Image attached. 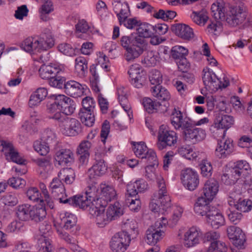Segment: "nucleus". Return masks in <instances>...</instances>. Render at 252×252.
I'll return each instance as SVG.
<instances>
[{"label":"nucleus","mask_w":252,"mask_h":252,"mask_svg":"<svg viewBox=\"0 0 252 252\" xmlns=\"http://www.w3.org/2000/svg\"><path fill=\"white\" fill-rule=\"evenodd\" d=\"M211 9L216 20L225 21L230 27L241 26L245 28L252 25V16L239 6H230L223 0H218L212 4ZM207 30L210 33L218 35L222 30V25L217 20L212 21Z\"/></svg>","instance_id":"1"},{"label":"nucleus","mask_w":252,"mask_h":252,"mask_svg":"<svg viewBox=\"0 0 252 252\" xmlns=\"http://www.w3.org/2000/svg\"><path fill=\"white\" fill-rule=\"evenodd\" d=\"M171 123L176 129L183 130V137L187 142L195 144L205 139V130L192 126L191 121L188 118L183 117V113L179 108H174L171 114Z\"/></svg>","instance_id":"2"},{"label":"nucleus","mask_w":252,"mask_h":252,"mask_svg":"<svg viewBox=\"0 0 252 252\" xmlns=\"http://www.w3.org/2000/svg\"><path fill=\"white\" fill-rule=\"evenodd\" d=\"M120 44L126 50L125 57L128 62L133 61L139 57L147 47L145 39L140 37H133L132 35L122 36Z\"/></svg>","instance_id":"3"},{"label":"nucleus","mask_w":252,"mask_h":252,"mask_svg":"<svg viewBox=\"0 0 252 252\" xmlns=\"http://www.w3.org/2000/svg\"><path fill=\"white\" fill-rule=\"evenodd\" d=\"M94 165L88 170V179L87 180L88 186L86 189L85 196L83 195L77 194L75 196H79V199H77L76 204L74 207H79L84 210H87L92 216L94 214Z\"/></svg>","instance_id":"4"},{"label":"nucleus","mask_w":252,"mask_h":252,"mask_svg":"<svg viewBox=\"0 0 252 252\" xmlns=\"http://www.w3.org/2000/svg\"><path fill=\"white\" fill-rule=\"evenodd\" d=\"M158 183V189L155 192L150 204V208L153 212L163 214L171 206V197L167 191L165 182L160 178Z\"/></svg>","instance_id":"5"},{"label":"nucleus","mask_w":252,"mask_h":252,"mask_svg":"<svg viewBox=\"0 0 252 252\" xmlns=\"http://www.w3.org/2000/svg\"><path fill=\"white\" fill-rule=\"evenodd\" d=\"M202 80L206 89L212 93L229 85V79L225 74H222L221 76L218 77L208 67L204 68L202 71Z\"/></svg>","instance_id":"6"},{"label":"nucleus","mask_w":252,"mask_h":252,"mask_svg":"<svg viewBox=\"0 0 252 252\" xmlns=\"http://www.w3.org/2000/svg\"><path fill=\"white\" fill-rule=\"evenodd\" d=\"M54 45V41L52 35H43L39 40L32 38H27L21 44V48L28 52L36 50L38 52L46 51Z\"/></svg>","instance_id":"7"},{"label":"nucleus","mask_w":252,"mask_h":252,"mask_svg":"<svg viewBox=\"0 0 252 252\" xmlns=\"http://www.w3.org/2000/svg\"><path fill=\"white\" fill-rule=\"evenodd\" d=\"M50 188L51 189V194L53 197L59 200L60 203L68 204L74 207L76 204L77 199H79V196H73L68 198H66L65 187L61 181L58 178H54L50 183Z\"/></svg>","instance_id":"8"},{"label":"nucleus","mask_w":252,"mask_h":252,"mask_svg":"<svg viewBox=\"0 0 252 252\" xmlns=\"http://www.w3.org/2000/svg\"><path fill=\"white\" fill-rule=\"evenodd\" d=\"M83 108L80 110L78 118L85 126L91 127L94 123V103L93 98L86 96L82 101Z\"/></svg>","instance_id":"9"},{"label":"nucleus","mask_w":252,"mask_h":252,"mask_svg":"<svg viewBox=\"0 0 252 252\" xmlns=\"http://www.w3.org/2000/svg\"><path fill=\"white\" fill-rule=\"evenodd\" d=\"M162 220L157 221L155 224L146 231V241L149 245H155L165 236V231L167 223V220L162 217Z\"/></svg>","instance_id":"10"},{"label":"nucleus","mask_w":252,"mask_h":252,"mask_svg":"<svg viewBox=\"0 0 252 252\" xmlns=\"http://www.w3.org/2000/svg\"><path fill=\"white\" fill-rule=\"evenodd\" d=\"M158 139L157 147L159 150H161L167 146H175L177 143L178 137L175 131L166 129L165 126L162 125L158 130Z\"/></svg>","instance_id":"11"},{"label":"nucleus","mask_w":252,"mask_h":252,"mask_svg":"<svg viewBox=\"0 0 252 252\" xmlns=\"http://www.w3.org/2000/svg\"><path fill=\"white\" fill-rule=\"evenodd\" d=\"M99 197L95 200V208L97 206H107L108 203L114 199L116 196V191L112 185L108 183H102L97 189Z\"/></svg>","instance_id":"12"},{"label":"nucleus","mask_w":252,"mask_h":252,"mask_svg":"<svg viewBox=\"0 0 252 252\" xmlns=\"http://www.w3.org/2000/svg\"><path fill=\"white\" fill-rule=\"evenodd\" d=\"M59 126L63 133L67 136H75L82 131L81 123L75 118L65 116L59 123Z\"/></svg>","instance_id":"13"},{"label":"nucleus","mask_w":252,"mask_h":252,"mask_svg":"<svg viewBox=\"0 0 252 252\" xmlns=\"http://www.w3.org/2000/svg\"><path fill=\"white\" fill-rule=\"evenodd\" d=\"M131 241L127 232L122 231L115 234L110 242V247L114 252H124Z\"/></svg>","instance_id":"14"},{"label":"nucleus","mask_w":252,"mask_h":252,"mask_svg":"<svg viewBox=\"0 0 252 252\" xmlns=\"http://www.w3.org/2000/svg\"><path fill=\"white\" fill-rule=\"evenodd\" d=\"M181 180L185 187L191 191L195 189L199 183L198 173L189 168L182 170Z\"/></svg>","instance_id":"15"},{"label":"nucleus","mask_w":252,"mask_h":252,"mask_svg":"<svg viewBox=\"0 0 252 252\" xmlns=\"http://www.w3.org/2000/svg\"><path fill=\"white\" fill-rule=\"evenodd\" d=\"M0 151L4 153L7 160L20 165L25 164V160L20 157L11 143L0 140Z\"/></svg>","instance_id":"16"},{"label":"nucleus","mask_w":252,"mask_h":252,"mask_svg":"<svg viewBox=\"0 0 252 252\" xmlns=\"http://www.w3.org/2000/svg\"><path fill=\"white\" fill-rule=\"evenodd\" d=\"M227 236L233 245L238 249L244 248L246 237L242 230L236 226H229L226 229Z\"/></svg>","instance_id":"17"},{"label":"nucleus","mask_w":252,"mask_h":252,"mask_svg":"<svg viewBox=\"0 0 252 252\" xmlns=\"http://www.w3.org/2000/svg\"><path fill=\"white\" fill-rule=\"evenodd\" d=\"M227 201L230 206H233L237 210L244 213L248 212L252 209V201L240 198L238 194L233 193H230Z\"/></svg>","instance_id":"18"},{"label":"nucleus","mask_w":252,"mask_h":252,"mask_svg":"<svg viewBox=\"0 0 252 252\" xmlns=\"http://www.w3.org/2000/svg\"><path fill=\"white\" fill-rule=\"evenodd\" d=\"M128 74L129 81L134 87L137 88L142 87L145 78L143 76V72L139 64H134L131 65Z\"/></svg>","instance_id":"19"},{"label":"nucleus","mask_w":252,"mask_h":252,"mask_svg":"<svg viewBox=\"0 0 252 252\" xmlns=\"http://www.w3.org/2000/svg\"><path fill=\"white\" fill-rule=\"evenodd\" d=\"M133 151L135 155L141 158H146L147 160H152L157 163V156L152 149H148L145 143L143 142L134 144Z\"/></svg>","instance_id":"20"},{"label":"nucleus","mask_w":252,"mask_h":252,"mask_svg":"<svg viewBox=\"0 0 252 252\" xmlns=\"http://www.w3.org/2000/svg\"><path fill=\"white\" fill-rule=\"evenodd\" d=\"M112 4L120 24L122 25L123 21L130 15L128 4L127 2H122L121 0H112Z\"/></svg>","instance_id":"21"},{"label":"nucleus","mask_w":252,"mask_h":252,"mask_svg":"<svg viewBox=\"0 0 252 252\" xmlns=\"http://www.w3.org/2000/svg\"><path fill=\"white\" fill-rule=\"evenodd\" d=\"M173 32L183 40L189 41L192 39L194 34L193 30L188 25L178 23L172 26Z\"/></svg>","instance_id":"22"},{"label":"nucleus","mask_w":252,"mask_h":252,"mask_svg":"<svg viewBox=\"0 0 252 252\" xmlns=\"http://www.w3.org/2000/svg\"><path fill=\"white\" fill-rule=\"evenodd\" d=\"M56 100L62 114L67 116L73 113L75 109V104L72 99L64 95L58 94L56 95Z\"/></svg>","instance_id":"23"},{"label":"nucleus","mask_w":252,"mask_h":252,"mask_svg":"<svg viewBox=\"0 0 252 252\" xmlns=\"http://www.w3.org/2000/svg\"><path fill=\"white\" fill-rule=\"evenodd\" d=\"M218 182L214 179L207 180L204 184L202 190L201 196H203L207 200L212 201L219 191Z\"/></svg>","instance_id":"24"},{"label":"nucleus","mask_w":252,"mask_h":252,"mask_svg":"<svg viewBox=\"0 0 252 252\" xmlns=\"http://www.w3.org/2000/svg\"><path fill=\"white\" fill-rule=\"evenodd\" d=\"M202 237L200 229L196 227L190 228L184 234V245L188 248L198 244Z\"/></svg>","instance_id":"25"},{"label":"nucleus","mask_w":252,"mask_h":252,"mask_svg":"<svg viewBox=\"0 0 252 252\" xmlns=\"http://www.w3.org/2000/svg\"><path fill=\"white\" fill-rule=\"evenodd\" d=\"M211 201L204 198L203 196L199 197L194 205V211L198 215L205 216H208L215 206L210 204Z\"/></svg>","instance_id":"26"},{"label":"nucleus","mask_w":252,"mask_h":252,"mask_svg":"<svg viewBox=\"0 0 252 252\" xmlns=\"http://www.w3.org/2000/svg\"><path fill=\"white\" fill-rule=\"evenodd\" d=\"M86 85H82L78 82L70 80L64 84V91L65 93L73 97L81 96L84 93Z\"/></svg>","instance_id":"27"},{"label":"nucleus","mask_w":252,"mask_h":252,"mask_svg":"<svg viewBox=\"0 0 252 252\" xmlns=\"http://www.w3.org/2000/svg\"><path fill=\"white\" fill-rule=\"evenodd\" d=\"M206 220L207 222L215 229L219 228L225 223V219L221 211L216 207L208 214Z\"/></svg>","instance_id":"28"},{"label":"nucleus","mask_w":252,"mask_h":252,"mask_svg":"<svg viewBox=\"0 0 252 252\" xmlns=\"http://www.w3.org/2000/svg\"><path fill=\"white\" fill-rule=\"evenodd\" d=\"M148 184L144 179H140L129 183L126 186L127 196H136L138 192H144L148 189Z\"/></svg>","instance_id":"29"},{"label":"nucleus","mask_w":252,"mask_h":252,"mask_svg":"<svg viewBox=\"0 0 252 252\" xmlns=\"http://www.w3.org/2000/svg\"><path fill=\"white\" fill-rule=\"evenodd\" d=\"M233 148L232 140L225 139L223 134L222 139L218 141L215 154L220 158H225L232 152Z\"/></svg>","instance_id":"30"},{"label":"nucleus","mask_w":252,"mask_h":252,"mask_svg":"<svg viewBox=\"0 0 252 252\" xmlns=\"http://www.w3.org/2000/svg\"><path fill=\"white\" fill-rule=\"evenodd\" d=\"M47 112L51 115L49 116V118L55 120L58 124L62 121V118H63L65 116V115L62 113L60 106L58 104L56 100V97L54 102L47 105Z\"/></svg>","instance_id":"31"},{"label":"nucleus","mask_w":252,"mask_h":252,"mask_svg":"<svg viewBox=\"0 0 252 252\" xmlns=\"http://www.w3.org/2000/svg\"><path fill=\"white\" fill-rule=\"evenodd\" d=\"M55 159L60 165L70 163L73 161V154L69 150L61 149L56 152Z\"/></svg>","instance_id":"32"},{"label":"nucleus","mask_w":252,"mask_h":252,"mask_svg":"<svg viewBox=\"0 0 252 252\" xmlns=\"http://www.w3.org/2000/svg\"><path fill=\"white\" fill-rule=\"evenodd\" d=\"M151 92L154 97L163 101H168L171 98L169 91L160 85L152 87Z\"/></svg>","instance_id":"33"},{"label":"nucleus","mask_w":252,"mask_h":252,"mask_svg":"<svg viewBox=\"0 0 252 252\" xmlns=\"http://www.w3.org/2000/svg\"><path fill=\"white\" fill-rule=\"evenodd\" d=\"M45 88H39L31 96L29 104L31 107L38 105L47 95Z\"/></svg>","instance_id":"34"},{"label":"nucleus","mask_w":252,"mask_h":252,"mask_svg":"<svg viewBox=\"0 0 252 252\" xmlns=\"http://www.w3.org/2000/svg\"><path fill=\"white\" fill-rule=\"evenodd\" d=\"M95 208V222L100 227H104L110 221L107 214H105L106 206H97Z\"/></svg>","instance_id":"35"},{"label":"nucleus","mask_w":252,"mask_h":252,"mask_svg":"<svg viewBox=\"0 0 252 252\" xmlns=\"http://www.w3.org/2000/svg\"><path fill=\"white\" fill-rule=\"evenodd\" d=\"M148 161H149V164L145 168V176L150 180H154L156 179L157 180L158 187V182L160 180V178L162 179L163 181L165 182V181L160 175H158L156 172L155 166H158V160L157 159V163L156 164L152 160Z\"/></svg>","instance_id":"36"},{"label":"nucleus","mask_w":252,"mask_h":252,"mask_svg":"<svg viewBox=\"0 0 252 252\" xmlns=\"http://www.w3.org/2000/svg\"><path fill=\"white\" fill-rule=\"evenodd\" d=\"M92 143L89 140H84L82 141L79 145L77 153L80 155L79 160L81 162L84 163L90 156V149L91 147Z\"/></svg>","instance_id":"37"},{"label":"nucleus","mask_w":252,"mask_h":252,"mask_svg":"<svg viewBox=\"0 0 252 252\" xmlns=\"http://www.w3.org/2000/svg\"><path fill=\"white\" fill-rule=\"evenodd\" d=\"M110 221L117 219L124 214V209L118 202L109 206L106 212Z\"/></svg>","instance_id":"38"},{"label":"nucleus","mask_w":252,"mask_h":252,"mask_svg":"<svg viewBox=\"0 0 252 252\" xmlns=\"http://www.w3.org/2000/svg\"><path fill=\"white\" fill-rule=\"evenodd\" d=\"M137 32L138 35L136 37H140L145 39V38L150 37L154 34V26L146 23L139 24Z\"/></svg>","instance_id":"39"},{"label":"nucleus","mask_w":252,"mask_h":252,"mask_svg":"<svg viewBox=\"0 0 252 252\" xmlns=\"http://www.w3.org/2000/svg\"><path fill=\"white\" fill-rule=\"evenodd\" d=\"M42 3L39 9L40 18L43 21H47L50 19L49 14L54 10L53 3L50 0H42Z\"/></svg>","instance_id":"40"},{"label":"nucleus","mask_w":252,"mask_h":252,"mask_svg":"<svg viewBox=\"0 0 252 252\" xmlns=\"http://www.w3.org/2000/svg\"><path fill=\"white\" fill-rule=\"evenodd\" d=\"M39 73L42 79L49 80L59 73V69L50 65L43 64L39 69Z\"/></svg>","instance_id":"41"},{"label":"nucleus","mask_w":252,"mask_h":252,"mask_svg":"<svg viewBox=\"0 0 252 252\" xmlns=\"http://www.w3.org/2000/svg\"><path fill=\"white\" fill-rule=\"evenodd\" d=\"M32 220L35 222H39L44 220L46 216V211L45 207L40 205V206H33L31 212Z\"/></svg>","instance_id":"42"},{"label":"nucleus","mask_w":252,"mask_h":252,"mask_svg":"<svg viewBox=\"0 0 252 252\" xmlns=\"http://www.w3.org/2000/svg\"><path fill=\"white\" fill-rule=\"evenodd\" d=\"M32 209V207L28 204L19 206L16 213L17 217L22 221L29 220L31 218Z\"/></svg>","instance_id":"43"},{"label":"nucleus","mask_w":252,"mask_h":252,"mask_svg":"<svg viewBox=\"0 0 252 252\" xmlns=\"http://www.w3.org/2000/svg\"><path fill=\"white\" fill-rule=\"evenodd\" d=\"M64 222L63 228L67 230H71V232L73 231V229L76 227L77 222L76 217L72 214L69 213H65V217L62 220Z\"/></svg>","instance_id":"44"},{"label":"nucleus","mask_w":252,"mask_h":252,"mask_svg":"<svg viewBox=\"0 0 252 252\" xmlns=\"http://www.w3.org/2000/svg\"><path fill=\"white\" fill-rule=\"evenodd\" d=\"M42 138L44 142L51 146V149H55L57 144L55 134L49 129H46L43 133Z\"/></svg>","instance_id":"45"},{"label":"nucleus","mask_w":252,"mask_h":252,"mask_svg":"<svg viewBox=\"0 0 252 252\" xmlns=\"http://www.w3.org/2000/svg\"><path fill=\"white\" fill-rule=\"evenodd\" d=\"M234 124V120L232 116L228 115L223 116L218 123H215V127L218 128L225 129L223 131L224 135L226 129L230 127Z\"/></svg>","instance_id":"46"},{"label":"nucleus","mask_w":252,"mask_h":252,"mask_svg":"<svg viewBox=\"0 0 252 252\" xmlns=\"http://www.w3.org/2000/svg\"><path fill=\"white\" fill-rule=\"evenodd\" d=\"M188 54V50L179 45L173 47L171 50V57L176 61L186 57Z\"/></svg>","instance_id":"47"},{"label":"nucleus","mask_w":252,"mask_h":252,"mask_svg":"<svg viewBox=\"0 0 252 252\" xmlns=\"http://www.w3.org/2000/svg\"><path fill=\"white\" fill-rule=\"evenodd\" d=\"M191 18L195 23L200 26H204L208 20L207 14L204 11L193 12Z\"/></svg>","instance_id":"48"},{"label":"nucleus","mask_w":252,"mask_h":252,"mask_svg":"<svg viewBox=\"0 0 252 252\" xmlns=\"http://www.w3.org/2000/svg\"><path fill=\"white\" fill-rule=\"evenodd\" d=\"M126 202L129 209L132 211H137L140 208L141 201L136 196H127V192L126 193Z\"/></svg>","instance_id":"49"},{"label":"nucleus","mask_w":252,"mask_h":252,"mask_svg":"<svg viewBox=\"0 0 252 252\" xmlns=\"http://www.w3.org/2000/svg\"><path fill=\"white\" fill-rule=\"evenodd\" d=\"M178 152L181 156L189 160L196 159L198 157L197 154L193 152V149L189 146L179 148Z\"/></svg>","instance_id":"50"},{"label":"nucleus","mask_w":252,"mask_h":252,"mask_svg":"<svg viewBox=\"0 0 252 252\" xmlns=\"http://www.w3.org/2000/svg\"><path fill=\"white\" fill-rule=\"evenodd\" d=\"M183 211L184 209L182 207L178 206H176L174 209L172 216L168 220H167V224H168L171 227L175 225L181 218Z\"/></svg>","instance_id":"51"},{"label":"nucleus","mask_w":252,"mask_h":252,"mask_svg":"<svg viewBox=\"0 0 252 252\" xmlns=\"http://www.w3.org/2000/svg\"><path fill=\"white\" fill-rule=\"evenodd\" d=\"M123 227L126 232L132 233L136 235L138 234V224L136 221L133 219H128L123 223Z\"/></svg>","instance_id":"52"},{"label":"nucleus","mask_w":252,"mask_h":252,"mask_svg":"<svg viewBox=\"0 0 252 252\" xmlns=\"http://www.w3.org/2000/svg\"><path fill=\"white\" fill-rule=\"evenodd\" d=\"M227 248L225 243L220 241H216L211 242L208 248V251L212 252H226Z\"/></svg>","instance_id":"53"},{"label":"nucleus","mask_w":252,"mask_h":252,"mask_svg":"<svg viewBox=\"0 0 252 252\" xmlns=\"http://www.w3.org/2000/svg\"><path fill=\"white\" fill-rule=\"evenodd\" d=\"M201 174L203 176L210 177L213 171L212 165L211 162L207 159H203L200 164Z\"/></svg>","instance_id":"54"},{"label":"nucleus","mask_w":252,"mask_h":252,"mask_svg":"<svg viewBox=\"0 0 252 252\" xmlns=\"http://www.w3.org/2000/svg\"><path fill=\"white\" fill-rule=\"evenodd\" d=\"M64 178L62 180L66 184H72L75 179V173L74 170L71 168H67L63 170Z\"/></svg>","instance_id":"55"},{"label":"nucleus","mask_w":252,"mask_h":252,"mask_svg":"<svg viewBox=\"0 0 252 252\" xmlns=\"http://www.w3.org/2000/svg\"><path fill=\"white\" fill-rule=\"evenodd\" d=\"M158 102L153 101L150 98H144L143 99V105L146 111L149 113L156 112Z\"/></svg>","instance_id":"56"},{"label":"nucleus","mask_w":252,"mask_h":252,"mask_svg":"<svg viewBox=\"0 0 252 252\" xmlns=\"http://www.w3.org/2000/svg\"><path fill=\"white\" fill-rule=\"evenodd\" d=\"M33 147L35 150L41 156H46L51 148V146L47 145L45 142L41 143L39 141L35 142Z\"/></svg>","instance_id":"57"},{"label":"nucleus","mask_w":252,"mask_h":252,"mask_svg":"<svg viewBox=\"0 0 252 252\" xmlns=\"http://www.w3.org/2000/svg\"><path fill=\"white\" fill-rule=\"evenodd\" d=\"M142 63L148 66H154L157 63V56L153 51H148L144 56Z\"/></svg>","instance_id":"58"},{"label":"nucleus","mask_w":252,"mask_h":252,"mask_svg":"<svg viewBox=\"0 0 252 252\" xmlns=\"http://www.w3.org/2000/svg\"><path fill=\"white\" fill-rule=\"evenodd\" d=\"M110 125L109 122L105 120L101 125V129L100 131V138L101 141L103 144H105L106 140L107 138L108 135L110 132Z\"/></svg>","instance_id":"59"},{"label":"nucleus","mask_w":252,"mask_h":252,"mask_svg":"<svg viewBox=\"0 0 252 252\" xmlns=\"http://www.w3.org/2000/svg\"><path fill=\"white\" fill-rule=\"evenodd\" d=\"M149 80L151 84L154 86L160 85L162 82L161 73L158 70H153L149 76Z\"/></svg>","instance_id":"60"},{"label":"nucleus","mask_w":252,"mask_h":252,"mask_svg":"<svg viewBox=\"0 0 252 252\" xmlns=\"http://www.w3.org/2000/svg\"><path fill=\"white\" fill-rule=\"evenodd\" d=\"M49 83L51 86L58 88H62L63 87L64 89V84L66 82L64 77L59 76L56 74L55 77L49 79Z\"/></svg>","instance_id":"61"},{"label":"nucleus","mask_w":252,"mask_h":252,"mask_svg":"<svg viewBox=\"0 0 252 252\" xmlns=\"http://www.w3.org/2000/svg\"><path fill=\"white\" fill-rule=\"evenodd\" d=\"M107 171V166L103 160L100 159L95 163V175L101 176Z\"/></svg>","instance_id":"62"},{"label":"nucleus","mask_w":252,"mask_h":252,"mask_svg":"<svg viewBox=\"0 0 252 252\" xmlns=\"http://www.w3.org/2000/svg\"><path fill=\"white\" fill-rule=\"evenodd\" d=\"M58 49L61 52L65 55L72 56L75 55L74 49L69 44H61L58 46Z\"/></svg>","instance_id":"63"},{"label":"nucleus","mask_w":252,"mask_h":252,"mask_svg":"<svg viewBox=\"0 0 252 252\" xmlns=\"http://www.w3.org/2000/svg\"><path fill=\"white\" fill-rule=\"evenodd\" d=\"M41 244L38 252H54L53 246L49 239H44Z\"/></svg>","instance_id":"64"}]
</instances>
